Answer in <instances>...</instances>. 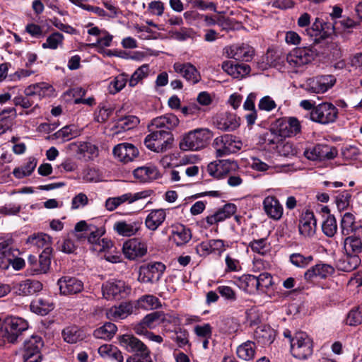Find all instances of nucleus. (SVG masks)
<instances>
[{
    "label": "nucleus",
    "mask_w": 362,
    "mask_h": 362,
    "mask_svg": "<svg viewBox=\"0 0 362 362\" xmlns=\"http://www.w3.org/2000/svg\"><path fill=\"white\" fill-rule=\"evenodd\" d=\"M151 133L144 139L146 146L156 153H163L170 149L174 141L173 134L164 129L157 130L152 128L151 124L148 126Z\"/></svg>",
    "instance_id": "obj_3"
},
{
    "label": "nucleus",
    "mask_w": 362,
    "mask_h": 362,
    "mask_svg": "<svg viewBox=\"0 0 362 362\" xmlns=\"http://www.w3.org/2000/svg\"><path fill=\"white\" fill-rule=\"evenodd\" d=\"M171 339L176 342L179 347L182 348L189 344V332L187 329L179 328L175 330Z\"/></svg>",
    "instance_id": "obj_59"
},
{
    "label": "nucleus",
    "mask_w": 362,
    "mask_h": 362,
    "mask_svg": "<svg viewBox=\"0 0 362 362\" xmlns=\"http://www.w3.org/2000/svg\"><path fill=\"white\" fill-rule=\"evenodd\" d=\"M215 124L218 129L224 132L234 131L240 126L239 118L235 115L229 112L218 115Z\"/></svg>",
    "instance_id": "obj_24"
},
{
    "label": "nucleus",
    "mask_w": 362,
    "mask_h": 362,
    "mask_svg": "<svg viewBox=\"0 0 362 362\" xmlns=\"http://www.w3.org/2000/svg\"><path fill=\"white\" fill-rule=\"evenodd\" d=\"M362 227H360L354 234H350L344 238L343 249L347 255H359L362 252Z\"/></svg>",
    "instance_id": "obj_19"
},
{
    "label": "nucleus",
    "mask_w": 362,
    "mask_h": 362,
    "mask_svg": "<svg viewBox=\"0 0 362 362\" xmlns=\"http://www.w3.org/2000/svg\"><path fill=\"white\" fill-rule=\"evenodd\" d=\"M212 145L216 157H223L237 153L241 149L243 143L237 136L226 134L215 138Z\"/></svg>",
    "instance_id": "obj_5"
},
{
    "label": "nucleus",
    "mask_w": 362,
    "mask_h": 362,
    "mask_svg": "<svg viewBox=\"0 0 362 362\" xmlns=\"http://www.w3.org/2000/svg\"><path fill=\"white\" fill-rule=\"evenodd\" d=\"M303 154L310 160L322 161L335 158L338 155V151L334 146L317 144L307 148Z\"/></svg>",
    "instance_id": "obj_10"
},
{
    "label": "nucleus",
    "mask_w": 362,
    "mask_h": 362,
    "mask_svg": "<svg viewBox=\"0 0 362 362\" xmlns=\"http://www.w3.org/2000/svg\"><path fill=\"white\" fill-rule=\"evenodd\" d=\"M174 71L180 74L187 81L194 85L199 83L201 75L197 69L191 63L176 62L173 64Z\"/></svg>",
    "instance_id": "obj_17"
},
{
    "label": "nucleus",
    "mask_w": 362,
    "mask_h": 362,
    "mask_svg": "<svg viewBox=\"0 0 362 362\" xmlns=\"http://www.w3.org/2000/svg\"><path fill=\"white\" fill-rule=\"evenodd\" d=\"M124 256L131 260L144 256L147 252V246L145 243L136 238L127 240L122 247Z\"/></svg>",
    "instance_id": "obj_16"
},
{
    "label": "nucleus",
    "mask_w": 362,
    "mask_h": 362,
    "mask_svg": "<svg viewBox=\"0 0 362 362\" xmlns=\"http://www.w3.org/2000/svg\"><path fill=\"white\" fill-rule=\"evenodd\" d=\"M134 176L141 182H147L159 177V173L154 166L139 167L134 170Z\"/></svg>",
    "instance_id": "obj_36"
},
{
    "label": "nucleus",
    "mask_w": 362,
    "mask_h": 362,
    "mask_svg": "<svg viewBox=\"0 0 362 362\" xmlns=\"http://www.w3.org/2000/svg\"><path fill=\"white\" fill-rule=\"evenodd\" d=\"M238 168L236 162L230 160H218L210 163L207 166L209 174L218 179L223 178L235 172Z\"/></svg>",
    "instance_id": "obj_13"
},
{
    "label": "nucleus",
    "mask_w": 362,
    "mask_h": 362,
    "mask_svg": "<svg viewBox=\"0 0 362 362\" xmlns=\"http://www.w3.org/2000/svg\"><path fill=\"white\" fill-rule=\"evenodd\" d=\"M129 291L130 288L120 280L107 281L102 286L103 296L107 300L124 298Z\"/></svg>",
    "instance_id": "obj_12"
},
{
    "label": "nucleus",
    "mask_w": 362,
    "mask_h": 362,
    "mask_svg": "<svg viewBox=\"0 0 362 362\" xmlns=\"http://www.w3.org/2000/svg\"><path fill=\"white\" fill-rule=\"evenodd\" d=\"M139 307L145 310L158 308L160 305L158 298L153 295H145L138 300Z\"/></svg>",
    "instance_id": "obj_48"
},
{
    "label": "nucleus",
    "mask_w": 362,
    "mask_h": 362,
    "mask_svg": "<svg viewBox=\"0 0 362 362\" xmlns=\"http://www.w3.org/2000/svg\"><path fill=\"white\" fill-rule=\"evenodd\" d=\"M64 341L68 344H76L86 338L83 331L77 326H69L62 332Z\"/></svg>",
    "instance_id": "obj_35"
},
{
    "label": "nucleus",
    "mask_w": 362,
    "mask_h": 362,
    "mask_svg": "<svg viewBox=\"0 0 362 362\" xmlns=\"http://www.w3.org/2000/svg\"><path fill=\"white\" fill-rule=\"evenodd\" d=\"M340 228L343 235H349L352 233H354L359 228L356 227L354 216L351 213L346 212L341 218Z\"/></svg>",
    "instance_id": "obj_42"
},
{
    "label": "nucleus",
    "mask_w": 362,
    "mask_h": 362,
    "mask_svg": "<svg viewBox=\"0 0 362 362\" xmlns=\"http://www.w3.org/2000/svg\"><path fill=\"white\" fill-rule=\"evenodd\" d=\"M351 197L348 192H344L336 197L335 202L339 210H344L349 206Z\"/></svg>",
    "instance_id": "obj_63"
},
{
    "label": "nucleus",
    "mask_w": 362,
    "mask_h": 362,
    "mask_svg": "<svg viewBox=\"0 0 362 362\" xmlns=\"http://www.w3.org/2000/svg\"><path fill=\"white\" fill-rule=\"evenodd\" d=\"M346 325L356 326L362 323V305L351 310L345 320Z\"/></svg>",
    "instance_id": "obj_51"
},
{
    "label": "nucleus",
    "mask_w": 362,
    "mask_h": 362,
    "mask_svg": "<svg viewBox=\"0 0 362 362\" xmlns=\"http://www.w3.org/2000/svg\"><path fill=\"white\" fill-rule=\"evenodd\" d=\"M194 334L199 338H211L212 337V327L209 323L203 325H197L194 327Z\"/></svg>",
    "instance_id": "obj_60"
},
{
    "label": "nucleus",
    "mask_w": 362,
    "mask_h": 362,
    "mask_svg": "<svg viewBox=\"0 0 362 362\" xmlns=\"http://www.w3.org/2000/svg\"><path fill=\"white\" fill-rule=\"evenodd\" d=\"M133 308V305L130 302H124L118 306L112 307L107 314L108 317L122 320L132 314Z\"/></svg>",
    "instance_id": "obj_37"
},
{
    "label": "nucleus",
    "mask_w": 362,
    "mask_h": 362,
    "mask_svg": "<svg viewBox=\"0 0 362 362\" xmlns=\"http://www.w3.org/2000/svg\"><path fill=\"white\" fill-rule=\"evenodd\" d=\"M142 221L137 219L133 221H120L114 224L113 228L122 236L129 237L135 235L141 228Z\"/></svg>",
    "instance_id": "obj_25"
},
{
    "label": "nucleus",
    "mask_w": 362,
    "mask_h": 362,
    "mask_svg": "<svg viewBox=\"0 0 362 362\" xmlns=\"http://www.w3.org/2000/svg\"><path fill=\"white\" fill-rule=\"evenodd\" d=\"M165 319V315L160 311L153 312L146 315L143 318V323L146 324L150 329L154 327L156 325L163 322Z\"/></svg>",
    "instance_id": "obj_50"
},
{
    "label": "nucleus",
    "mask_w": 362,
    "mask_h": 362,
    "mask_svg": "<svg viewBox=\"0 0 362 362\" xmlns=\"http://www.w3.org/2000/svg\"><path fill=\"white\" fill-rule=\"evenodd\" d=\"M276 151L279 155L288 157L296 156L298 153L297 148L290 142H281L276 146Z\"/></svg>",
    "instance_id": "obj_58"
},
{
    "label": "nucleus",
    "mask_w": 362,
    "mask_h": 362,
    "mask_svg": "<svg viewBox=\"0 0 362 362\" xmlns=\"http://www.w3.org/2000/svg\"><path fill=\"white\" fill-rule=\"evenodd\" d=\"M119 344L127 352L134 355L133 358H137L148 349V347L139 339L133 334H123L118 337Z\"/></svg>",
    "instance_id": "obj_14"
},
{
    "label": "nucleus",
    "mask_w": 362,
    "mask_h": 362,
    "mask_svg": "<svg viewBox=\"0 0 362 362\" xmlns=\"http://www.w3.org/2000/svg\"><path fill=\"white\" fill-rule=\"evenodd\" d=\"M291 352L295 358L307 359L313 352V339L305 332L296 333L291 339Z\"/></svg>",
    "instance_id": "obj_4"
},
{
    "label": "nucleus",
    "mask_w": 362,
    "mask_h": 362,
    "mask_svg": "<svg viewBox=\"0 0 362 362\" xmlns=\"http://www.w3.org/2000/svg\"><path fill=\"white\" fill-rule=\"evenodd\" d=\"M71 146L76 148V153L77 155L81 157H85L86 153L88 155V157L90 156L94 157L98 156V148L96 146L90 144V143H80L79 144L73 143L70 144Z\"/></svg>",
    "instance_id": "obj_44"
},
{
    "label": "nucleus",
    "mask_w": 362,
    "mask_h": 362,
    "mask_svg": "<svg viewBox=\"0 0 362 362\" xmlns=\"http://www.w3.org/2000/svg\"><path fill=\"white\" fill-rule=\"evenodd\" d=\"M153 193L152 190H144L136 193H126L121 196L115 197L118 205H121L125 202L132 204L140 199H146Z\"/></svg>",
    "instance_id": "obj_39"
},
{
    "label": "nucleus",
    "mask_w": 362,
    "mask_h": 362,
    "mask_svg": "<svg viewBox=\"0 0 362 362\" xmlns=\"http://www.w3.org/2000/svg\"><path fill=\"white\" fill-rule=\"evenodd\" d=\"M42 288V284L38 281L27 279L19 284L18 293L20 295H33Z\"/></svg>",
    "instance_id": "obj_40"
},
{
    "label": "nucleus",
    "mask_w": 362,
    "mask_h": 362,
    "mask_svg": "<svg viewBox=\"0 0 362 362\" xmlns=\"http://www.w3.org/2000/svg\"><path fill=\"white\" fill-rule=\"evenodd\" d=\"M212 132L204 128H198L182 135L179 146L182 151H197L204 148L212 138Z\"/></svg>",
    "instance_id": "obj_2"
},
{
    "label": "nucleus",
    "mask_w": 362,
    "mask_h": 362,
    "mask_svg": "<svg viewBox=\"0 0 362 362\" xmlns=\"http://www.w3.org/2000/svg\"><path fill=\"white\" fill-rule=\"evenodd\" d=\"M37 163V160L35 158L30 157L26 164L22 168H16L13 171V174L18 179L28 176L33 172Z\"/></svg>",
    "instance_id": "obj_47"
},
{
    "label": "nucleus",
    "mask_w": 362,
    "mask_h": 362,
    "mask_svg": "<svg viewBox=\"0 0 362 362\" xmlns=\"http://www.w3.org/2000/svg\"><path fill=\"white\" fill-rule=\"evenodd\" d=\"M43 346V341L40 337L33 335L24 343V349L40 353V349Z\"/></svg>",
    "instance_id": "obj_57"
},
{
    "label": "nucleus",
    "mask_w": 362,
    "mask_h": 362,
    "mask_svg": "<svg viewBox=\"0 0 362 362\" xmlns=\"http://www.w3.org/2000/svg\"><path fill=\"white\" fill-rule=\"evenodd\" d=\"M238 356L245 361L252 359L255 354V344L253 341H247L237 348Z\"/></svg>",
    "instance_id": "obj_43"
},
{
    "label": "nucleus",
    "mask_w": 362,
    "mask_h": 362,
    "mask_svg": "<svg viewBox=\"0 0 362 362\" xmlns=\"http://www.w3.org/2000/svg\"><path fill=\"white\" fill-rule=\"evenodd\" d=\"M81 131L75 125H66L57 131L54 136L57 139H61L63 141H69L78 136Z\"/></svg>",
    "instance_id": "obj_45"
},
{
    "label": "nucleus",
    "mask_w": 362,
    "mask_h": 362,
    "mask_svg": "<svg viewBox=\"0 0 362 362\" xmlns=\"http://www.w3.org/2000/svg\"><path fill=\"white\" fill-rule=\"evenodd\" d=\"M323 233L327 237H333L337 230V224L335 217L333 215H329L323 221L322 225Z\"/></svg>",
    "instance_id": "obj_52"
},
{
    "label": "nucleus",
    "mask_w": 362,
    "mask_h": 362,
    "mask_svg": "<svg viewBox=\"0 0 362 362\" xmlns=\"http://www.w3.org/2000/svg\"><path fill=\"white\" fill-rule=\"evenodd\" d=\"M98 354L105 359L112 362H124L122 352L115 346L103 344L98 348Z\"/></svg>",
    "instance_id": "obj_33"
},
{
    "label": "nucleus",
    "mask_w": 362,
    "mask_h": 362,
    "mask_svg": "<svg viewBox=\"0 0 362 362\" xmlns=\"http://www.w3.org/2000/svg\"><path fill=\"white\" fill-rule=\"evenodd\" d=\"M361 257L359 255H344L337 260V267L339 270L350 272L356 269L361 264Z\"/></svg>",
    "instance_id": "obj_31"
},
{
    "label": "nucleus",
    "mask_w": 362,
    "mask_h": 362,
    "mask_svg": "<svg viewBox=\"0 0 362 362\" xmlns=\"http://www.w3.org/2000/svg\"><path fill=\"white\" fill-rule=\"evenodd\" d=\"M112 153L115 158L124 163L134 160L139 156L138 149L129 143L117 144L114 147Z\"/></svg>",
    "instance_id": "obj_18"
},
{
    "label": "nucleus",
    "mask_w": 362,
    "mask_h": 362,
    "mask_svg": "<svg viewBox=\"0 0 362 362\" xmlns=\"http://www.w3.org/2000/svg\"><path fill=\"white\" fill-rule=\"evenodd\" d=\"M28 328L27 321L16 317H6L0 327V346L14 344Z\"/></svg>",
    "instance_id": "obj_1"
},
{
    "label": "nucleus",
    "mask_w": 362,
    "mask_h": 362,
    "mask_svg": "<svg viewBox=\"0 0 362 362\" xmlns=\"http://www.w3.org/2000/svg\"><path fill=\"white\" fill-rule=\"evenodd\" d=\"M148 65L144 64L141 66L132 75L129 81V85L132 87H134L136 85H137L141 80H142L148 76Z\"/></svg>",
    "instance_id": "obj_55"
},
{
    "label": "nucleus",
    "mask_w": 362,
    "mask_h": 362,
    "mask_svg": "<svg viewBox=\"0 0 362 362\" xmlns=\"http://www.w3.org/2000/svg\"><path fill=\"white\" fill-rule=\"evenodd\" d=\"M257 341L263 345L271 344L276 337V331L268 325H262L257 327L254 333Z\"/></svg>",
    "instance_id": "obj_28"
},
{
    "label": "nucleus",
    "mask_w": 362,
    "mask_h": 362,
    "mask_svg": "<svg viewBox=\"0 0 362 362\" xmlns=\"http://www.w3.org/2000/svg\"><path fill=\"white\" fill-rule=\"evenodd\" d=\"M139 123V119L136 116L128 115L122 117L117 119L115 124L112 127L111 130L113 132L112 135L115 136L122 132L132 129L136 127Z\"/></svg>",
    "instance_id": "obj_32"
},
{
    "label": "nucleus",
    "mask_w": 362,
    "mask_h": 362,
    "mask_svg": "<svg viewBox=\"0 0 362 362\" xmlns=\"http://www.w3.org/2000/svg\"><path fill=\"white\" fill-rule=\"evenodd\" d=\"M117 331V326L112 322H106L93 332V336L97 339L105 340L111 339Z\"/></svg>",
    "instance_id": "obj_41"
},
{
    "label": "nucleus",
    "mask_w": 362,
    "mask_h": 362,
    "mask_svg": "<svg viewBox=\"0 0 362 362\" xmlns=\"http://www.w3.org/2000/svg\"><path fill=\"white\" fill-rule=\"evenodd\" d=\"M241 279L246 284L247 286H255L257 290L263 291L273 285V277L267 272H263L259 276L252 274L245 275Z\"/></svg>",
    "instance_id": "obj_20"
},
{
    "label": "nucleus",
    "mask_w": 362,
    "mask_h": 362,
    "mask_svg": "<svg viewBox=\"0 0 362 362\" xmlns=\"http://www.w3.org/2000/svg\"><path fill=\"white\" fill-rule=\"evenodd\" d=\"M51 250L47 248L37 258L36 256L30 255L28 257V272L31 275L46 274L50 268Z\"/></svg>",
    "instance_id": "obj_8"
},
{
    "label": "nucleus",
    "mask_w": 362,
    "mask_h": 362,
    "mask_svg": "<svg viewBox=\"0 0 362 362\" xmlns=\"http://www.w3.org/2000/svg\"><path fill=\"white\" fill-rule=\"evenodd\" d=\"M51 237L45 233H37L30 235L27 239V243L30 244L37 248H44L46 250L49 248L52 253V248L51 247Z\"/></svg>",
    "instance_id": "obj_38"
},
{
    "label": "nucleus",
    "mask_w": 362,
    "mask_h": 362,
    "mask_svg": "<svg viewBox=\"0 0 362 362\" xmlns=\"http://www.w3.org/2000/svg\"><path fill=\"white\" fill-rule=\"evenodd\" d=\"M63 40V35L60 33L54 32L47 38L46 42L42 44V47L44 49L49 48L56 49L59 46L62 45Z\"/></svg>",
    "instance_id": "obj_53"
},
{
    "label": "nucleus",
    "mask_w": 362,
    "mask_h": 362,
    "mask_svg": "<svg viewBox=\"0 0 362 362\" xmlns=\"http://www.w3.org/2000/svg\"><path fill=\"white\" fill-rule=\"evenodd\" d=\"M236 211V205L232 203H228L225 204L222 208L214 211L212 214L207 216L205 218V221L207 224L211 226L231 217L235 214Z\"/></svg>",
    "instance_id": "obj_21"
},
{
    "label": "nucleus",
    "mask_w": 362,
    "mask_h": 362,
    "mask_svg": "<svg viewBox=\"0 0 362 362\" xmlns=\"http://www.w3.org/2000/svg\"><path fill=\"white\" fill-rule=\"evenodd\" d=\"M225 52L228 58L245 62L251 60L254 54L253 49L245 45L227 47L225 48Z\"/></svg>",
    "instance_id": "obj_22"
},
{
    "label": "nucleus",
    "mask_w": 362,
    "mask_h": 362,
    "mask_svg": "<svg viewBox=\"0 0 362 362\" xmlns=\"http://www.w3.org/2000/svg\"><path fill=\"white\" fill-rule=\"evenodd\" d=\"M333 75H321L308 78L305 83L306 90L314 93H324L335 83Z\"/></svg>",
    "instance_id": "obj_11"
},
{
    "label": "nucleus",
    "mask_w": 362,
    "mask_h": 362,
    "mask_svg": "<svg viewBox=\"0 0 362 362\" xmlns=\"http://www.w3.org/2000/svg\"><path fill=\"white\" fill-rule=\"evenodd\" d=\"M263 209L266 214L274 220H279L283 215V207L274 196H268L264 198Z\"/></svg>",
    "instance_id": "obj_26"
},
{
    "label": "nucleus",
    "mask_w": 362,
    "mask_h": 362,
    "mask_svg": "<svg viewBox=\"0 0 362 362\" xmlns=\"http://www.w3.org/2000/svg\"><path fill=\"white\" fill-rule=\"evenodd\" d=\"M217 291L227 300L233 302L237 299L235 291L230 286H219L217 288Z\"/></svg>",
    "instance_id": "obj_62"
},
{
    "label": "nucleus",
    "mask_w": 362,
    "mask_h": 362,
    "mask_svg": "<svg viewBox=\"0 0 362 362\" xmlns=\"http://www.w3.org/2000/svg\"><path fill=\"white\" fill-rule=\"evenodd\" d=\"M286 56V54H284L281 50L269 49L267 54V60L274 66L285 65Z\"/></svg>",
    "instance_id": "obj_49"
},
{
    "label": "nucleus",
    "mask_w": 362,
    "mask_h": 362,
    "mask_svg": "<svg viewBox=\"0 0 362 362\" xmlns=\"http://www.w3.org/2000/svg\"><path fill=\"white\" fill-rule=\"evenodd\" d=\"M60 293L64 296L76 294L83 290V283L80 279L69 276L61 277L57 281Z\"/></svg>",
    "instance_id": "obj_15"
},
{
    "label": "nucleus",
    "mask_w": 362,
    "mask_h": 362,
    "mask_svg": "<svg viewBox=\"0 0 362 362\" xmlns=\"http://www.w3.org/2000/svg\"><path fill=\"white\" fill-rule=\"evenodd\" d=\"M317 221L314 214L307 211L302 214L298 225V230L300 235L305 238L312 237L316 231Z\"/></svg>",
    "instance_id": "obj_23"
},
{
    "label": "nucleus",
    "mask_w": 362,
    "mask_h": 362,
    "mask_svg": "<svg viewBox=\"0 0 362 362\" xmlns=\"http://www.w3.org/2000/svg\"><path fill=\"white\" fill-rule=\"evenodd\" d=\"M300 132V122L295 117H290L288 120L282 121L279 126V136L281 137L295 136Z\"/></svg>",
    "instance_id": "obj_30"
},
{
    "label": "nucleus",
    "mask_w": 362,
    "mask_h": 362,
    "mask_svg": "<svg viewBox=\"0 0 362 362\" xmlns=\"http://www.w3.org/2000/svg\"><path fill=\"white\" fill-rule=\"evenodd\" d=\"M16 117V110L14 107L4 109L0 112V123L4 125L9 124L11 129Z\"/></svg>",
    "instance_id": "obj_56"
},
{
    "label": "nucleus",
    "mask_w": 362,
    "mask_h": 362,
    "mask_svg": "<svg viewBox=\"0 0 362 362\" xmlns=\"http://www.w3.org/2000/svg\"><path fill=\"white\" fill-rule=\"evenodd\" d=\"M83 179L87 182H98L101 180V173L96 168H89L84 171Z\"/></svg>",
    "instance_id": "obj_64"
},
{
    "label": "nucleus",
    "mask_w": 362,
    "mask_h": 362,
    "mask_svg": "<svg viewBox=\"0 0 362 362\" xmlns=\"http://www.w3.org/2000/svg\"><path fill=\"white\" fill-rule=\"evenodd\" d=\"M317 55L312 47H297L286 54V61L291 68L296 69L312 62Z\"/></svg>",
    "instance_id": "obj_6"
},
{
    "label": "nucleus",
    "mask_w": 362,
    "mask_h": 362,
    "mask_svg": "<svg viewBox=\"0 0 362 362\" xmlns=\"http://www.w3.org/2000/svg\"><path fill=\"white\" fill-rule=\"evenodd\" d=\"M179 119L173 114H165L157 117L151 120V127L156 129H165L164 130L170 131L179 124Z\"/></svg>",
    "instance_id": "obj_27"
},
{
    "label": "nucleus",
    "mask_w": 362,
    "mask_h": 362,
    "mask_svg": "<svg viewBox=\"0 0 362 362\" xmlns=\"http://www.w3.org/2000/svg\"><path fill=\"white\" fill-rule=\"evenodd\" d=\"M171 238L177 246H182L187 243L192 238L191 230L182 224L173 227Z\"/></svg>",
    "instance_id": "obj_29"
},
{
    "label": "nucleus",
    "mask_w": 362,
    "mask_h": 362,
    "mask_svg": "<svg viewBox=\"0 0 362 362\" xmlns=\"http://www.w3.org/2000/svg\"><path fill=\"white\" fill-rule=\"evenodd\" d=\"M289 259L294 266L304 268L310 264L313 257L311 255L304 256L300 253H293L290 255Z\"/></svg>",
    "instance_id": "obj_54"
},
{
    "label": "nucleus",
    "mask_w": 362,
    "mask_h": 362,
    "mask_svg": "<svg viewBox=\"0 0 362 362\" xmlns=\"http://www.w3.org/2000/svg\"><path fill=\"white\" fill-rule=\"evenodd\" d=\"M165 270V264L160 262L142 265L139 267L138 281L141 283H157Z\"/></svg>",
    "instance_id": "obj_9"
},
{
    "label": "nucleus",
    "mask_w": 362,
    "mask_h": 362,
    "mask_svg": "<svg viewBox=\"0 0 362 362\" xmlns=\"http://www.w3.org/2000/svg\"><path fill=\"white\" fill-rule=\"evenodd\" d=\"M30 308L32 312L43 316L53 309V305L42 298H37L32 301Z\"/></svg>",
    "instance_id": "obj_46"
},
{
    "label": "nucleus",
    "mask_w": 362,
    "mask_h": 362,
    "mask_svg": "<svg viewBox=\"0 0 362 362\" xmlns=\"http://www.w3.org/2000/svg\"><path fill=\"white\" fill-rule=\"evenodd\" d=\"M166 213L164 209H153L148 214L145 220L146 227L151 230H156L164 222Z\"/></svg>",
    "instance_id": "obj_34"
},
{
    "label": "nucleus",
    "mask_w": 362,
    "mask_h": 362,
    "mask_svg": "<svg viewBox=\"0 0 362 362\" xmlns=\"http://www.w3.org/2000/svg\"><path fill=\"white\" fill-rule=\"evenodd\" d=\"M127 81V76L120 74L115 78L110 83V93L115 94L120 91L126 85Z\"/></svg>",
    "instance_id": "obj_61"
},
{
    "label": "nucleus",
    "mask_w": 362,
    "mask_h": 362,
    "mask_svg": "<svg viewBox=\"0 0 362 362\" xmlns=\"http://www.w3.org/2000/svg\"><path fill=\"white\" fill-rule=\"evenodd\" d=\"M339 111L331 103H322L313 107L310 114L312 121L322 124H329L336 121Z\"/></svg>",
    "instance_id": "obj_7"
}]
</instances>
